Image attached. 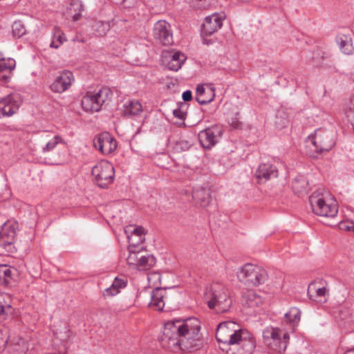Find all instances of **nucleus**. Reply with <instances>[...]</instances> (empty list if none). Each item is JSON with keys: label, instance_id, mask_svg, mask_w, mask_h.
<instances>
[{"label": "nucleus", "instance_id": "1", "mask_svg": "<svg viewBox=\"0 0 354 354\" xmlns=\"http://www.w3.org/2000/svg\"><path fill=\"white\" fill-rule=\"evenodd\" d=\"M200 329V321L195 317L168 322L163 327L161 341L164 346L176 348L181 346L185 339L195 337Z\"/></svg>", "mask_w": 354, "mask_h": 354}, {"label": "nucleus", "instance_id": "2", "mask_svg": "<svg viewBox=\"0 0 354 354\" xmlns=\"http://www.w3.org/2000/svg\"><path fill=\"white\" fill-rule=\"evenodd\" d=\"M204 299L209 308H216L220 313L227 311L232 304L228 290L220 283H213L206 288Z\"/></svg>", "mask_w": 354, "mask_h": 354}, {"label": "nucleus", "instance_id": "3", "mask_svg": "<svg viewBox=\"0 0 354 354\" xmlns=\"http://www.w3.org/2000/svg\"><path fill=\"white\" fill-rule=\"evenodd\" d=\"M264 344L272 351L283 353L290 342L289 332L279 327L267 326L262 333Z\"/></svg>", "mask_w": 354, "mask_h": 354}, {"label": "nucleus", "instance_id": "4", "mask_svg": "<svg viewBox=\"0 0 354 354\" xmlns=\"http://www.w3.org/2000/svg\"><path fill=\"white\" fill-rule=\"evenodd\" d=\"M310 203L313 212L318 216L335 217L337 214V201L330 194L314 193L310 196Z\"/></svg>", "mask_w": 354, "mask_h": 354}, {"label": "nucleus", "instance_id": "5", "mask_svg": "<svg viewBox=\"0 0 354 354\" xmlns=\"http://www.w3.org/2000/svg\"><path fill=\"white\" fill-rule=\"evenodd\" d=\"M239 281L248 286H257L265 282L267 279L266 271L257 265L245 263L236 271Z\"/></svg>", "mask_w": 354, "mask_h": 354}, {"label": "nucleus", "instance_id": "6", "mask_svg": "<svg viewBox=\"0 0 354 354\" xmlns=\"http://www.w3.org/2000/svg\"><path fill=\"white\" fill-rule=\"evenodd\" d=\"M306 142L313 146L315 152L320 153L330 151L335 146V138L333 132L325 129H317L314 133L308 136Z\"/></svg>", "mask_w": 354, "mask_h": 354}, {"label": "nucleus", "instance_id": "7", "mask_svg": "<svg viewBox=\"0 0 354 354\" xmlns=\"http://www.w3.org/2000/svg\"><path fill=\"white\" fill-rule=\"evenodd\" d=\"M91 174L95 183L102 188H107L113 182L115 178L114 167L106 160H102L93 166Z\"/></svg>", "mask_w": 354, "mask_h": 354}, {"label": "nucleus", "instance_id": "8", "mask_svg": "<svg viewBox=\"0 0 354 354\" xmlns=\"http://www.w3.org/2000/svg\"><path fill=\"white\" fill-rule=\"evenodd\" d=\"M109 94L110 91L107 88H102L96 93L87 92L82 100L83 109L90 113L99 111L109 100Z\"/></svg>", "mask_w": 354, "mask_h": 354}, {"label": "nucleus", "instance_id": "9", "mask_svg": "<svg viewBox=\"0 0 354 354\" xmlns=\"http://www.w3.org/2000/svg\"><path fill=\"white\" fill-rule=\"evenodd\" d=\"M142 251L139 250L129 254L127 262L129 266L139 270H150L155 266L156 259L152 254H142Z\"/></svg>", "mask_w": 354, "mask_h": 354}, {"label": "nucleus", "instance_id": "10", "mask_svg": "<svg viewBox=\"0 0 354 354\" xmlns=\"http://www.w3.org/2000/svg\"><path fill=\"white\" fill-rule=\"evenodd\" d=\"M223 133V127L216 124L206 128L198 133V140L204 149H211L221 138Z\"/></svg>", "mask_w": 354, "mask_h": 354}, {"label": "nucleus", "instance_id": "11", "mask_svg": "<svg viewBox=\"0 0 354 354\" xmlns=\"http://www.w3.org/2000/svg\"><path fill=\"white\" fill-rule=\"evenodd\" d=\"M153 35L154 38L162 45L169 46L173 43L171 26L166 21L160 20L154 24Z\"/></svg>", "mask_w": 354, "mask_h": 354}, {"label": "nucleus", "instance_id": "12", "mask_svg": "<svg viewBox=\"0 0 354 354\" xmlns=\"http://www.w3.org/2000/svg\"><path fill=\"white\" fill-rule=\"evenodd\" d=\"M131 227H129L124 230L129 243L128 247L129 254H131L133 252L143 250L144 248L141 246L140 244H142L145 239L143 227H133V230H131Z\"/></svg>", "mask_w": 354, "mask_h": 354}, {"label": "nucleus", "instance_id": "13", "mask_svg": "<svg viewBox=\"0 0 354 354\" xmlns=\"http://www.w3.org/2000/svg\"><path fill=\"white\" fill-rule=\"evenodd\" d=\"M93 145L102 153L109 155L116 149L117 142L110 133L103 132L94 139Z\"/></svg>", "mask_w": 354, "mask_h": 354}, {"label": "nucleus", "instance_id": "14", "mask_svg": "<svg viewBox=\"0 0 354 354\" xmlns=\"http://www.w3.org/2000/svg\"><path fill=\"white\" fill-rule=\"evenodd\" d=\"M223 12H215L206 17L203 24L202 32L205 35H211L221 28L225 19Z\"/></svg>", "mask_w": 354, "mask_h": 354}, {"label": "nucleus", "instance_id": "15", "mask_svg": "<svg viewBox=\"0 0 354 354\" xmlns=\"http://www.w3.org/2000/svg\"><path fill=\"white\" fill-rule=\"evenodd\" d=\"M20 103V97L17 94H10L0 99V118L9 117L15 113Z\"/></svg>", "mask_w": 354, "mask_h": 354}, {"label": "nucleus", "instance_id": "16", "mask_svg": "<svg viewBox=\"0 0 354 354\" xmlns=\"http://www.w3.org/2000/svg\"><path fill=\"white\" fill-rule=\"evenodd\" d=\"M75 80L73 73L65 70L62 71L50 84V90L54 93H62L67 91Z\"/></svg>", "mask_w": 354, "mask_h": 354}, {"label": "nucleus", "instance_id": "17", "mask_svg": "<svg viewBox=\"0 0 354 354\" xmlns=\"http://www.w3.org/2000/svg\"><path fill=\"white\" fill-rule=\"evenodd\" d=\"M329 295V288L322 281L311 282L308 288V297L315 301H326Z\"/></svg>", "mask_w": 354, "mask_h": 354}, {"label": "nucleus", "instance_id": "18", "mask_svg": "<svg viewBox=\"0 0 354 354\" xmlns=\"http://www.w3.org/2000/svg\"><path fill=\"white\" fill-rule=\"evenodd\" d=\"M17 223L12 221L4 223L0 230V246L10 245L16 235Z\"/></svg>", "mask_w": 354, "mask_h": 354}, {"label": "nucleus", "instance_id": "19", "mask_svg": "<svg viewBox=\"0 0 354 354\" xmlns=\"http://www.w3.org/2000/svg\"><path fill=\"white\" fill-rule=\"evenodd\" d=\"M55 338L53 344L50 345L59 354H65L67 351L66 342L70 338V331L66 326L64 327V330L54 331Z\"/></svg>", "mask_w": 354, "mask_h": 354}, {"label": "nucleus", "instance_id": "20", "mask_svg": "<svg viewBox=\"0 0 354 354\" xmlns=\"http://www.w3.org/2000/svg\"><path fill=\"white\" fill-rule=\"evenodd\" d=\"M167 299V290L166 288H156L151 294L149 306L156 310H162Z\"/></svg>", "mask_w": 354, "mask_h": 354}, {"label": "nucleus", "instance_id": "21", "mask_svg": "<svg viewBox=\"0 0 354 354\" xmlns=\"http://www.w3.org/2000/svg\"><path fill=\"white\" fill-rule=\"evenodd\" d=\"M187 57L185 54L179 52H171L167 57H164L163 62L166 64L168 69L174 71H178L181 67Z\"/></svg>", "mask_w": 354, "mask_h": 354}, {"label": "nucleus", "instance_id": "22", "mask_svg": "<svg viewBox=\"0 0 354 354\" xmlns=\"http://www.w3.org/2000/svg\"><path fill=\"white\" fill-rule=\"evenodd\" d=\"M120 110L124 116L131 118L140 115L142 111V106L138 100L128 99L123 102Z\"/></svg>", "mask_w": 354, "mask_h": 354}, {"label": "nucleus", "instance_id": "23", "mask_svg": "<svg viewBox=\"0 0 354 354\" xmlns=\"http://www.w3.org/2000/svg\"><path fill=\"white\" fill-rule=\"evenodd\" d=\"M32 350L39 353L40 351L37 347L35 346L33 342L26 341L24 339L19 338L15 342L10 349V354H26L30 353Z\"/></svg>", "mask_w": 354, "mask_h": 354}, {"label": "nucleus", "instance_id": "24", "mask_svg": "<svg viewBox=\"0 0 354 354\" xmlns=\"http://www.w3.org/2000/svg\"><path fill=\"white\" fill-rule=\"evenodd\" d=\"M255 176L260 181H266L272 177L277 176V169L271 163H262L257 169Z\"/></svg>", "mask_w": 354, "mask_h": 354}, {"label": "nucleus", "instance_id": "25", "mask_svg": "<svg viewBox=\"0 0 354 354\" xmlns=\"http://www.w3.org/2000/svg\"><path fill=\"white\" fill-rule=\"evenodd\" d=\"M215 90L212 87L205 88L203 85H198L196 90V100L200 104H207L214 100Z\"/></svg>", "mask_w": 354, "mask_h": 354}, {"label": "nucleus", "instance_id": "26", "mask_svg": "<svg viewBox=\"0 0 354 354\" xmlns=\"http://www.w3.org/2000/svg\"><path fill=\"white\" fill-rule=\"evenodd\" d=\"M336 42L344 54L351 55L353 53L354 48L349 33L339 32L336 37Z\"/></svg>", "mask_w": 354, "mask_h": 354}, {"label": "nucleus", "instance_id": "27", "mask_svg": "<svg viewBox=\"0 0 354 354\" xmlns=\"http://www.w3.org/2000/svg\"><path fill=\"white\" fill-rule=\"evenodd\" d=\"M14 308L11 305V299L8 295L0 296V320L10 319L12 317Z\"/></svg>", "mask_w": 354, "mask_h": 354}, {"label": "nucleus", "instance_id": "28", "mask_svg": "<svg viewBox=\"0 0 354 354\" xmlns=\"http://www.w3.org/2000/svg\"><path fill=\"white\" fill-rule=\"evenodd\" d=\"M263 299L253 290H248L242 297V303L244 306L253 308L263 304Z\"/></svg>", "mask_w": 354, "mask_h": 354}, {"label": "nucleus", "instance_id": "29", "mask_svg": "<svg viewBox=\"0 0 354 354\" xmlns=\"http://www.w3.org/2000/svg\"><path fill=\"white\" fill-rule=\"evenodd\" d=\"M125 286L126 283L123 279L115 277L112 284L104 290L103 296L105 297H113L118 295L120 290Z\"/></svg>", "mask_w": 354, "mask_h": 354}, {"label": "nucleus", "instance_id": "30", "mask_svg": "<svg viewBox=\"0 0 354 354\" xmlns=\"http://www.w3.org/2000/svg\"><path fill=\"white\" fill-rule=\"evenodd\" d=\"M301 311L296 307H292L284 315V322L290 324L291 330H294V328L300 321Z\"/></svg>", "mask_w": 354, "mask_h": 354}, {"label": "nucleus", "instance_id": "31", "mask_svg": "<svg viewBox=\"0 0 354 354\" xmlns=\"http://www.w3.org/2000/svg\"><path fill=\"white\" fill-rule=\"evenodd\" d=\"M308 182L305 176H297L292 183L293 192L297 194L306 193L308 189Z\"/></svg>", "mask_w": 354, "mask_h": 354}, {"label": "nucleus", "instance_id": "32", "mask_svg": "<svg viewBox=\"0 0 354 354\" xmlns=\"http://www.w3.org/2000/svg\"><path fill=\"white\" fill-rule=\"evenodd\" d=\"M15 270L7 265H0V283L8 285Z\"/></svg>", "mask_w": 354, "mask_h": 354}, {"label": "nucleus", "instance_id": "33", "mask_svg": "<svg viewBox=\"0 0 354 354\" xmlns=\"http://www.w3.org/2000/svg\"><path fill=\"white\" fill-rule=\"evenodd\" d=\"M66 37L64 33L60 30L59 28H55L54 31V35L50 46L54 48H58L64 41Z\"/></svg>", "mask_w": 354, "mask_h": 354}, {"label": "nucleus", "instance_id": "34", "mask_svg": "<svg viewBox=\"0 0 354 354\" xmlns=\"http://www.w3.org/2000/svg\"><path fill=\"white\" fill-rule=\"evenodd\" d=\"M61 142H64V140L62 138V137L58 135L54 136L51 139L48 140V142L44 146L42 147V153H46L49 151H53L56 147V146Z\"/></svg>", "mask_w": 354, "mask_h": 354}, {"label": "nucleus", "instance_id": "35", "mask_svg": "<svg viewBox=\"0 0 354 354\" xmlns=\"http://www.w3.org/2000/svg\"><path fill=\"white\" fill-rule=\"evenodd\" d=\"M193 145V143L191 140L180 138V140H177L174 146L173 149L176 152H182L185 151H187L191 148V147Z\"/></svg>", "mask_w": 354, "mask_h": 354}, {"label": "nucleus", "instance_id": "36", "mask_svg": "<svg viewBox=\"0 0 354 354\" xmlns=\"http://www.w3.org/2000/svg\"><path fill=\"white\" fill-rule=\"evenodd\" d=\"M9 339V329L6 326H0V353L4 351Z\"/></svg>", "mask_w": 354, "mask_h": 354}, {"label": "nucleus", "instance_id": "37", "mask_svg": "<svg viewBox=\"0 0 354 354\" xmlns=\"http://www.w3.org/2000/svg\"><path fill=\"white\" fill-rule=\"evenodd\" d=\"M15 60L12 58L0 59V69L13 71V70L15 68Z\"/></svg>", "mask_w": 354, "mask_h": 354}, {"label": "nucleus", "instance_id": "38", "mask_svg": "<svg viewBox=\"0 0 354 354\" xmlns=\"http://www.w3.org/2000/svg\"><path fill=\"white\" fill-rule=\"evenodd\" d=\"M12 33L15 37H21L26 33V28L20 21H15L12 26Z\"/></svg>", "mask_w": 354, "mask_h": 354}, {"label": "nucleus", "instance_id": "39", "mask_svg": "<svg viewBox=\"0 0 354 354\" xmlns=\"http://www.w3.org/2000/svg\"><path fill=\"white\" fill-rule=\"evenodd\" d=\"M70 10H78V12L73 15V19L74 21H77L80 19L81 17L82 11L83 10V6L82 2L79 0L74 1L70 7Z\"/></svg>", "mask_w": 354, "mask_h": 354}, {"label": "nucleus", "instance_id": "40", "mask_svg": "<svg viewBox=\"0 0 354 354\" xmlns=\"http://www.w3.org/2000/svg\"><path fill=\"white\" fill-rule=\"evenodd\" d=\"M185 107L186 104L182 103L178 109H174L173 111L174 117L181 120H184L187 116L186 109H184Z\"/></svg>", "mask_w": 354, "mask_h": 354}, {"label": "nucleus", "instance_id": "41", "mask_svg": "<svg viewBox=\"0 0 354 354\" xmlns=\"http://www.w3.org/2000/svg\"><path fill=\"white\" fill-rule=\"evenodd\" d=\"M12 71H5L0 69V80L4 82H8L12 77Z\"/></svg>", "mask_w": 354, "mask_h": 354}, {"label": "nucleus", "instance_id": "42", "mask_svg": "<svg viewBox=\"0 0 354 354\" xmlns=\"http://www.w3.org/2000/svg\"><path fill=\"white\" fill-rule=\"evenodd\" d=\"M340 228L354 232V222L346 221L340 223Z\"/></svg>", "mask_w": 354, "mask_h": 354}, {"label": "nucleus", "instance_id": "43", "mask_svg": "<svg viewBox=\"0 0 354 354\" xmlns=\"http://www.w3.org/2000/svg\"><path fill=\"white\" fill-rule=\"evenodd\" d=\"M149 281L153 283H160L161 280V275L160 272H154L148 275Z\"/></svg>", "mask_w": 354, "mask_h": 354}, {"label": "nucleus", "instance_id": "44", "mask_svg": "<svg viewBox=\"0 0 354 354\" xmlns=\"http://www.w3.org/2000/svg\"><path fill=\"white\" fill-rule=\"evenodd\" d=\"M182 97H183V100L186 102L191 100L192 98V94L191 91L187 90V91H184L183 93Z\"/></svg>", "mask_w": 354, "mask_h": 354}, {"label": "nucleus", "instance_id": "45", "mask_svg": "<svg viewBox=\"0 0 354 354\" xmlns=\"http://www.w3.org/2000/svg\"><path fill=\"white\" fill-rule=\"evenodd\" d=\"M39 344L44 348H48L50 346V344L46 342H40Z\"/></svg>", "mask_w": 354, "mask_h": 354}, {"label": "nucleus", "instance_id": "46", "mask_svg": "<svg viewBox=\"0 0 354 354\" xmlns=\"http://www.w3.org/2000/svg\"><path fill=\"white\" fill-rule=\"evenodd\" d=\"M344 354H354V348L347 350Z\"/></svg>", "mask_w": 354, "mask_h": 354}, {"label": "nucleus", "instance_id": "47", "mask_svg": "<svg viewBox=\"0 0 354 354\" xmlns=\"http://www.w3.org/2000/svg\"><path fill=\"white\" fill-rule=\"evenodd\" d=\"M204 97H208V94H205V95H204Z\"/></svg>", "mask_w": 354, "mask_h": 354}]
</instances>
